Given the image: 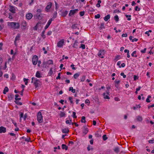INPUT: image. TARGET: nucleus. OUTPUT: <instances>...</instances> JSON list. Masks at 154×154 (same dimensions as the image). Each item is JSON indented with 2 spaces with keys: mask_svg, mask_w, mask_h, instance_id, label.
<instances>
[{
  "mask_svg": "<svg viewBox=\"0 0 154 154\" xmlns=\"http://www.w3.org/2000/svg\"><path fill=\"white\" fill-rule=\"evenodd\" d=\"M78 43V41H75V42L74 43L72 47L75 48H77V43Z\"/></svg>",
  "mask_w": 154,
  "mask_h": 154,
  "instance_id": "23",
  "label": "nucleus"
},
{
  "mask_svg": "<svg viewBox=\"0 0 154 154\" xmlns=\"http://www.w3.org/2000/svg\"><path fill=\"white\" fill-rule=\"evenodd\" d=\"M69 130L68 128H65L62 130V132L63 133H67L69 132Z\"/></svg>",
  "mask_w": 154,
  "mask_h": 154,
  "instance_id": "18",
  "label": "nucleus"
},
{
  "mask_svg": "<svg viewBox=\"0 0 154 154\" xmlns=\"http://www.w3.org/2000/svg\"><path fill=\"white\" fill-rule=\"evenodd\" d=\"M15 8L12 6H11L9 7V11L12 13H15Z\"/></svg>",
  "mask_w": 154,
  "mask_h": 154,
  "instance_id": "14",
  "label": "nucleus"
},
{
  "mask_svg": "<svg viewBox=\"0 0 154 154\" xmlns=\"http://www.w3.org/2000/svg\"><path fill=\"white\" fill-rule=\"evenodd\" d=\"M138 40V39L136 38H134L132 40V42H137Z\"/></svg>",
  "mask_w": 154,
  "mask_h": 154,
  "instance_id": "62",
  "label": "nucleus"
},
{
  "mask_svg": "<svg viewBox=\"0 0 154 154\" xmlns=\"http://www.w3.org/2000/svg\"><path fill=\"white\" fill-rule=\"evenodd\" d=\"M127 36V34L126 33H124L122 34V37H126Z\"/></svg>",
  "mask_w": 154,
  "mask_h": 154,
  "instance_id": "61",
  "label": "nucleus"
},
{
  "mask_svg": "<svg viewBox=\"0 0 154 154\" xmlns=\"http://www.w3.org/2000/svg\"><path fill=\"white\" fill-rule=\"evenodd\" d=\"M21 24V26L23 27V28L24 29H25L26 28V27L27 25V23L25 20L23 21Z\"/></svg>",
  "mask_w": 154,
  "mask_h": 154,
  "instance_id": "11",
  "label": "nucleus"
},
{
  "mask_svg": "<svg viewBox=\"0 0 154 154\" xmlns=\"http://www.w3.org/2000/svg\"><path fill=\"white\" fill-rule=\"evenodd\" d=\"M65 113L63 112H61L60 114V117H64L65 116Z\"/></svg>",
  "mask_w": 154,
  "mask_h": 154,
  "instance_id": "31",
  "label": "nucleus"
},
{
  "mask_svg": "<svg viewBox=\"0 0 154 154\" xmlns=\"http://www.w3.org/2000/svg\"><path fill=\"white\" fill-rule=\"evenodd\" d=\"M95 18L96 19L97 18H99L100 17V14H97V15H95Z\"/></svg>",
  "mask_w": 154,
  "mask_h": 154,
  "instance_id": "47",
  "label": "nucleus"
},
{
  "mask_svg": "<svg viewBox=\"0 0 154 154\" xmlns=\"http://www.w3.org/2000/svg\"><path fill=\"white\" fill-rule=\"evenodd\" d=\"M72 98L71 97H69V100L70 101V102L71 103H73V102L72 101Z\"/></svg>",
  "mask_w": 154,
  "mask_h": 154,
  "instance_id": "53",
  "label": "nucleus"
},
{
  "mask_svg": "<svg viewBox=\"0 0 154 154\" xmlns=\"http://www.w3.org/2000/svg\"><path fill=\"white\" fill-rule=\"evenodd\" d=\"M41 24V22H38V23H37V24H36V25L35 26H37V27L38 28V26H40Z\"/></svg>",
  "mask_w": 154,
  "mask_h": 154,
  "instance_id": "56",
  "label": "nucleus"
},
{
  "mask_svg": "<svg viewBox=\"0 0 154 154\" xmlns=\"http://www.w3.org/2000/svg\"><path fill=\"white\" fill-rule=\"evenodd\" d=\"M19 97V95L18 94H16L15 95V100H20L21 99V98H17V97Z\"/></svg>",
  "mask_w": 154,
  "mask_h": 154,
  "instance_id": "38",
  "label": "nucleus"
},
{
  "mask_svg": "<svg viewBox=\"0 0 154 154\" xmlns=\"http://www.w3.org/2000/svg\"><path fill=\"white\" fill-rule=\"evenodd\" d=\"M73 115V118L75 119H76L77 117V116H76V113L75 112H72Z\"/></svg>",
  "mask_w": 154,
  "mask_h": 154,
  "instance_id": "43",
  "label": "nucleus"
},
{
  "mask_svg": "<svg viewBox=\"0 0 154 154\" xmlns=\"http://www.w3.org/2000/svg\"><path fill=\"white\" fill-rule=\"evenodd\" d=\"M114 151L118 153L119 151V149L118 147H116L114 149Z\"/></svg>",
  "mask_w": 154,
  "mask_h": 154,
  "instance_id": "30",
  "label": "nucleus"
},
{
  "mask_svg": "<svg viewBox=\"0 0 154 154\" xmlns=\"http://www.w3.org/2000/svg\"><path fill=\"white\" fill-rule=\"evenodd\" d=\"M105 28L104 26V23H101L100 26V29H102L103 28Z\"/></svg>",
  "mask_w": 154,
  "mask_h": 154,
  "instance_id": "36",
  "label": "nucleus"
},
{
  "mask_svg": "<svg viewBox=\"0 0 154 154\" xmlns=\"http://www.w3.org/2000/svg\"><path fill=\"white\" fill-rule=\"evenodd\" d=\"M78 11L79 10L78 9H75L74 10H71L69 11V16H71L72 15L75 14V13L78 12Z\"/></svg>",
  "mask_w": 154,
  "mask_h": 154,
  "instance_id": "7",
  "label": "nucleus"
},
{
  "mask_svg": "<svg viewBox=\"0 0 154 154\" xmlns=\"http://www.w3.org/2000/svg\"><path fill=\"white\" fill-rule=\"evenodd\" d=\"M26 18L28 20L31 19L33 17V15L31 13H28L27 14L26 16Z\"/></svg>",
  "mask_w": 154,
  "mask_h": 154,
  "instance_id": "9",
  "label": "nucleus"
},
{
  "mask_svg": "<svg viewBox=\"0 0 154 154\" xmlns=\"http://www.w3.org/2000/svg\"><path fill=\"white\" fill-rule=\"evenodd\" d=\"M103 95L104 99H110V97L108 95H106V93H103Z\"/></svg>",
  "mask_w": 154,
  "mask_h": 154,
  "instance_id": "22",
  "label": "nucleus"
},
{
  "mask_svg": "<svg viewBox=\"0 0 154 154\" xmlns=\"http://www.w3.org/2000/svg\"><path fill=\"white\" fill-rule=\"evenodd\" d=\"M30 137H27V138H26L25 140L26 141H27V142H29L30 141Z\"/></svg>",
  "mask_w": 154,
  "mask_h": 154,
  "instance_id": "54",
  "label": "nucleus"
},
{
  "mask_svg": "<svg viewBox=\"0 0 154 154\" xmlns=\"http://www.w3.org/2000/svg\"><path fill=\"white\" fill-rule=\"evenodd\" d=\"M120 82V81H117L116 80L115 81V84L116 85H119Z\"/></svg>",
  "mask_w": 154,
  "mask_h": 154,
  "instance_id": "48",
  "label": "nucleus"
},
{
  "mask_svg": "<svg viewBox=\"0 0 154 154\" xmlns=\"http://www.w3.org/2000/svg\"><path fill=\"white\" fill-rule=\"evenodd\" d=\"M38 60V57L36 55H34L32 58V63L34 65L37 64Z\"/></svg>",
  "mask_w": 154,
  "mask_h": 154,
  "instance_id": "4",
  "label": "nucleus"
},
{
  "mask_svg": "<svg viewBox=\"0 0 154 154\" xmlns=\"http://www.w3.org/2000/svg\"><path fill=\"white\" fill-rule=\"evenodd\" d=\"M9 89L8 87H5L3 90V93L4 94H5L6 93L8 92V91Z\"/></svg>",
  "mask_w": 154,
  "mask_h": 154,
  "instance_id": "20",
  "label": "nucleus"
},
{
  "mask_svg": "<svg viewBox=\"0 0 154 154\" xmlns=\"http://www.w3.org/2000/svg\"><path fill=\"white\" fill-rule=\"evenodd\" d=\"M80 48H81L83 49H85V45L82 44L81 45Z\"/></svg>",
  "mask_w": 154,
  "mask_h": 154,
  "instance_id": "50",
  "label": "nucleus"
},
{
  "mask_svg": "<svg viewBox=\"0 0 154 154\" xmlns=\"http://www.w3.org/2000/svg\"><path fill=\"white\" fill-rule=\"evenodd\" d=\"M64 42L63 39L61 40L57 43V46L59 47H62L63 45Z\"/></svg>",
  "mask_w": 154,
  "mask_h": 154,
  "instance_id": "8",
  "label": "nucleus"
},
{
  "mask_svg": "<svg viewBox=\"0 0 154 154\" xmlns=\"http://www.w3.org/2000/svg\"><path fill=\"white\" fill-rule=\"evenodd\" d=\"M136 51H134L131 54V55L132 57H137V55H136Z\"/></svg>",
  "mask_w": 154,
  "mask_h": 154,
  "instance_id": "24",
  "label": "nucleus"
},
{
  "mask_svg": "<svg viewBox=\"0 0 154 154\" xmlns=\"http://www.w3.org/2000/svg\"><path fill=\"white\" fill-rule=\"evenodd\" d=\"M42 50L43 51H44V54H46L47 53V51L45 50V47H43L42 48Z\"/></svg>",
  "mask_w": 154,
  "mask_h": 154,
  "instance_id": "57",
  "label": "nucleus"
},
{
  "mask_svg": "<svg viewBox=\"0 0 154 154\" xmlns=\"http://www.w3.org/2000/svg\"><path fill=\"white\" fill-rule=\"evenodd\" d=\"M8 25L11 28L18 29L20 27V24L19 23L16 22H8Z\"/></svg>",
  "mask_w": 154,
  "mask_h": 154,
  "instance_id": "1",
  "label": "nucleus"
},
{
  "mask_svg": "<svg viewBox=\"0 0 154 154\" xmlns=\"http://www.w3.org/2000/svg\"><path fill=\"white\" fill-rule=\"evenodd\" d=\"M68 11H65L61 13V15L62 16L65 17L67 14Z\"/></svg>",
  "mask_w": 154,
  "mask_h": 154,
  "instance_id": "21",
  "label": "nucleus"
},
{
  "mask_svg": "<svg viewBox=\"0 0 154 154\" xmlns=\"http://www.w3.org/2000/svg\"><path fill=\"white\" fill-rule=\"evenodd\" d=\"M53 18H50L49 20L48 21L47 23V24H48V25H49L50 26V24H51L52 21L53 20Z\"/></svg>",
  "mask_w": 154,
  "mask_h": 154,
  "instance_id": "28",
  "label": "nucleus"
},
{
  "mask_svg": "<svg viewBox=\"0 0 154 154\" xmlns=\"http://www.w3.org/2000/svg\"><path fill=\"white\" fill-rule=\"evenodd\" d=\"M125 15L126 17L128 18L127 20H131V15H128L127 14H125Z\"/></svg>",
  "mask_w": 154,
  "mask_h": 154,
  "instance_id": "35",
  "label": "nucleus"
},
{
  "mask_svg": "<svg viewBox=\"0 0 154 154\" xmlns=\"http://www.w3.org/2000/svg\"><path fill=\"white\" fill-rule=\"evenodd\" d=\"M105 54V51L104 50H100L98 54V55L99 57L103 58L104 57V55Z\"/></svg>",
  "mask_w": 154,
  "mask_h": 154,
  "instance_id": "5",
  "label": "nucleus"
},
{
  "mask_svg": "<svg viewBox=\"0 0 154 154\" xmlns=\"http://www.w3.org/2000/svg\"><path fill=\"white\" fill-rule=\"evenodd\" d=\"M72 125L74 124L76 127H78L79 126V125L75 122H72Z\"/></svg>",
  "mask_w": 154,
  "mask_h": 154,
  "instance_id": "59",
  "label": "nucleus"
},
{
  "mask_svg": "<svg viewBox=\"0 0 154 154\" xmlns=\"http://www.w3.org/2000/svg\"><path fill=\"white\" fill-rule=\"evenodd\" d=\"M114 19L116 22H118L119 21V17L117 15L115 16L114 17Z\"/></svg>",
  "mask_w": 154,
  "mask_h": 154,
  "instance_id": "29",
  "label": "nucleus"
},
{
  "mask_svg": "<svg viewBox=\"0 0 154 154\" xmlns=\"http://www.w3.org/2000/svg\"><path fill=\"white\" fill-rule=\"evenodd\" d=\"M141 107V106H140V105H137L136 106H134L133 107V109L134 110H136L137 108H140Z\"/></svg>",
  "mask_w": 154,
  "mask_h": 154,
  "instance_id": "40",
  "label": "nucleus"
},
{
  "mask_svg": "<svg viewBox=\"0 0 154 154\" xmlns=\"http://www.w3.org/2000/svg\"><path fill=\"white\" fill-rule=\"evenodd\" d=\"M135 10L136 11H140V8H138V6H136L135 7Z\"/></svg>",
  "mask_w": 154,
  "mask_h": 154,
  "instance_id": "46",
  "label": "nucleus"
},
{
  "mask_svg": "<svg viewBox=\"0 0 154 154\" xmlns=\"http://www.w3.org/2000/svg\"><path fill=\"white\" fill-rule=\"evenodd\" d=\"M154 107V104H153L151 106H148V108L149 109L150 107Z\"/></svg>",
  "mask_w": 154,
  "mask_h": 154,
  "instance_id": "64",
  "label": "nucleus"
},
{
  "mask_svg": "<svg viewBox=\"0 0 154 154\" xmlns=\"http://www.w3.org/2000/svg\"><path fill=\"white\" fill-rule=\"evenodd\" d=\"M14 96L13 94H10L8 95V97L10 100H11L14 98Z\"/></svg>",
  "mask_w": 154,
  "mask_h": 154,
  "instance_id": "16",
  "label": "nucleus"
},
{
  "mask_svg": "<svg viewBox=\"0 0 154 154\" xmlns=\"http://www.w3.org/2000/svg\"><path fill=\"white\" fill-rule=\"evenodd\" d=\"M62 147L63 149H65L66 150H67L68 149V147L65 144H62Z\"/></svg>",
  "mask_w": 154,
  "mask_h": 154,
  "instance_id": "25",
  "label": "nucleus"
},
{
  "mask_svg": "<svg viewBox=\"0 0 154 154\" xmlns=\"http://www.w3.org/2000/svg\"><path fill=\"white\" fill-rule=\"evenodd\" d=\"M137 121L141 122L143 120V118L141 116H139L137 117Z\"/></svg>",
  "mask_w": 154,
  "mask_h": 154,
  "instance_id": "19",
  "label": "nucleus"
},
{
  "mask_svg": "<svg viewBox=\"0 0 154 154\" xmlns=\"http://www.w3.org/2000/svg\"><path fill=\"white\" fill-rule=\"evenodd\" d=\"M28 79H26L25 78L23 79V81L25 82V85H27L28 83Z\"/></svg>",
  "mask_w": 154,
  "mask_h": 154,
  "instance_id": "39",
  "label": "nucleus"
},
{
  "mask_svg": "<svg viewBox=\"0 0 154 154\" xmlns=\"http://www.w3.org/2000/svg\"><path fill=\"white\" fill-rule=\"evenodd\" d=\"M20 35L19 34H18L17 35L15 38V40L14 41V44L16 46H17V43L18 42V41L20 39Z\"/></svg>",
  "mask_w": 154,
  "mask_h": 154,
  "instance_id": "6",
  "label": "nucleus"
},
{
  "mask_svg": "<svg viewBox=\"0 0 154 154\" xmlns=\"http://www.w3.org/2000/svg\"><path fill=\"white\" fill-rule=\"evenodd\" d=\"M37 119L38 122L39 123H42L43 121V117L42 113L41 112H39L37 115Z\"/></svg>",
  "mask_w": 154,
  "mask_h": 154,
  "instance_id": "3",
  "label": "nucleus"
},
{
  "mask_svg": "<svg viewBox=\"0 0 154 154\" xmlns=\"http://www.w3.org/2000/svg\"><path fill=\"white\" fill-rule=\"evenodd\" d=\"M35 76L38 78H40L42 77L40 72L39 71H37L36 72L35 74Z\"/></svg>",
  "mask_w": 154,
  "mask_h": 154,
  "instance_id": "15",
  "label": "nucleus"
},
{
  "mask_svg": "<svg viewBox=\"0 0 154 154\" xmlns=\"http://www.w3.org/2000/svg\"><path fill=\"white\" fill-rule=\"evenodd\" d=\"M86 76L85 75H83L82 76L81 79V82H84L85 80Z\"/></svg>",
  "mask_w": 154,
  "mask_h": 154,
  "instance_id": "33",
  "label": "nucleus"
},
{
  "mask_svg": "<svg viewBox=\"0 0 154 154\" xmlns=\"http://www.w3.org/2000/svg\"><path fill=\"white\" fill-rule=\"evenodd\" d=\"M149 143H153L154 142V140H149Z\"/></svg>",
  "mask_w": 154,
  "mask_h": 154,
  "instance_id": "58",
  "label": "nucleus"
},
{
  "mask_svg": "<svg viewBox=\"0 0 154 154\" xmlns=\"http://www.w3.org/2000/svg\"><path fill=\"white\" fill-rule=\"evenodd\" d=\"M81 121L82 123H85V117L84 116H82V119L81 120Z\"/></svg>",
  "mask_w": 154,
  "mask_h": 154,
  "instance_id": "26",
  "label": "nucleus"
},
{
  "mask_svg": "<svg viewBox=\"0 0 154 154\" xmlns=\"http://www.w3.org/2000/svg\"><path fill=\"white\" fill-rule=\"evenodd\" d=\"M79 73H76L74 75L73 77L75 79H76L79 76Z\"/></svg>",
  "mask_w": 154,
  "mask_h": 154,
  "instance_id": "32",
  "label": "nucleus"
},
{
  "mask_svg": "<svg viewBox=\"0 0 154 154\" xmlns=\"http://www.w3.org/2000/svg\"><path fill=\"white\" fill-rule=\"evenodd\" d=\"M31 82L33 84L35 88H37L42 84V82L40 80L34 77L32 78Z\"/></svg>",
  "mask_w": 154,
  "mask_h": 154,
  "instance_id": "2",
  "label": "nucleus"
},
{
  "mask_svg": "<svg viewBox=\"0 0 154 154\" xmlns=\"http://www.w3.org/2000/svg\"><path fill=\"white\" fill-rule=\"evenodd\" d=\"M120 75L121 76H123V78H125L126 77V75H125L124 73L123 72H121L120 74Z\"/></svg>",
  "mask_w": 154,
  "mask_h": 154,
  "instance_id": "45",
  "label": "nucleus"
},
{
  "mask_svg": "<svg viewBox=\"0 0 154 154\" xmlns=\"http://www.w3.org/2000/svg\"><path fill=\"white\" fill-rule=\"evenodd\" d=\"M6 131V128L3 127L1 126L0 127V133H5Z\"/></svg>",
  "mask_w": 154,
  "mask_h": 154,
  "instance_id": "12",
  "label": "nucleus"
},
{
  "mask_svg": "<svg viewBox=\"0 0 154 154\" xmlns=\"http://www.w3.org/2000/svg\"><path fill=\"white\" fill-rule=\"evenodd\" d=\"M77 25L76 24H74L72 26V28L73 29H76L77 28Z\"/></svg>",
  "mask_w": 154,
  "mask_h": 154,
  "instance_id": "42",
  "label": "nucleus"
},
{
  "mask_svg": "<svg viewBox=\"0 0 154 154\" xmlns=\"http://www.w3.org/2000/svg\"><path fill=\"white\" fill-rule=\"evenodd\" d=\"M85 14V11H82L80 12V15L81 16H83Z\"/></svg>",
  "mask_w": 154,
  "mask_h": 154,
  "instance_id": "44",
  "label": "nucleus"
},
{
  "mask_svg": "<svg viewBox=\"0 0 154 154\" xmlns=\"http://www.w3.org/2000/svg\"><path fill=\"white\" fill-rule=\"evenodd\" d=\"M47 63L49 65L52 64L53 63V61L52 60H49L47 61Z\"/></svg>",
  "mask_w": 154,
  "mask_h": 154,
  "instance_id": "41",
  "label": "nucleus"
},
{
  "mask_svg": "<svg viewBox=\"0 0 154 154\" xmlns=\"http://www.w3.org/2000/svg\"><path fill=\"white\" fill-rule=\"evenodd\" d=\"M48 4L45 8V11H48L51 7L52 4L51 2H49Z\"/></svg>",
  "mask_w": 154,
  "mask_h": 154,
  "instance_id": "10",
  "label": "nucleus"
},
{
  "mask_svg": "<svg viewBox=\"0 0 154 154\" xmlns=\"http://www.w3.org/2000/svg\"><path fill=\"white\" fill-rule=\"evenodd\" d=\"M103 138L104 140H106L107 139L108 137H107L106 135L104 134L103 136Z\"/></svg>",
  "mask_w": 154,
  "mask_h": 154,
  "instance_id": "37",
  "label": "nucleus"
},
{
  "mask_svg": "<svg viewBox=\"0 0 154 154\" xmlns=\"http://www.w3.org/2000/svg\"><path fill=\"white\" fill-rule=\"evenodd\" d=\"M146 50V48H145L143 50H142L141 51V52L143 53H145Z\"/></svg>",
  "mask_w": 154,
  "mask_h": 154,
  "instance_id": "51",
  "label": "nucleus"
},
{
  "mask_svg": "<svg viewBox=\"0 0 154 154\" xmlns=\"http://www.w3.org/2000/svg\"><path fill=\"white\" fill-rule=\"evenodd\" d=\"M110 18V16L109 14H108L104 18V20L105 21H107Z\"/></svg>",
  "mask_w": 154,
  "mask_h": 154,
  "instance_id": "17",
  "label": "nucleus"
},
{
  "mask_svg": "<svg viewBox=\"0 0 154 154\" xmlns=\"http://www.w3.org/2000/svg\"><path fill=\"white\" fill-rule=\"evenodd\" d=\"M42 15L41 14H36V17L37 18L39 19H42Z\"/></svg>",
  "mask_w": 154,
  "mask_h": 154,
  "instance_id": "27",
  "label": "nucleus"
},
{
  "mask_svg": "<svg viewBox=\"0 0 154 154\" xmlns=\"http://www.w3.org/2000/svg\"><path fill=\"white\" fill-rule=\"evenodd\" d=\"M90 145H88L87 148V149L89 151H90V150H92L93 149L92 148H91V149L90 148Z\"/></svg>",
  "mask_w": 154,
  "mask_h": 154,
  "instance_id": "52",
  "label": "nucleus"
},
{
  "mask_svg": "<svg viewBox=\"0 0 154 154\" xmlns=\"http://www.w3.org/2000/svg\"><path fill=\"white\" fill-rule=\"evenodd\" d=\"M60 75H61V73H58V76L56 78V79H60Z\"/></svg>",
  "mask_w": 154,
  "mask_h": 154,
  "instance_id": "49",
  "label": "nucleus"
},
{
  "mask_svg": "<svg viewBox=\"0 0 154 154\" xmlns=\"http://www.w3.org/2000/svg\"><path fill=\"white\" fill-rule=\"evenodd\" d=\"M52 32V31H49L48 32L47 35H50L51 34Z\"/></svg>",
  "mask_w": 154,
  "mask_h": 154,
  "instance_id": "60",
  "label": "nucleus"
},
{
  "mask_svg": "<svg viewBox=\"0 0 154 154\" xmlns=\"http://www.w3.org/2000/svg\"><path fill=\"white\" fill-rule=\"evenodd\" d=\"M70 66L72 67V69L73 70H75V68L74 67V64H72Z\"/></svg>",
  "mask_w": 154,
  "mask_h": 154,
  "instance_id": "55",
  "label": "nucleus"
},
{
  "mask_svg": "<svg viewBox=\"0 0 154 154\" xmlns=\"http://www.w3.org/2000/svg\"><path fill=\"white\" fill-rule=\"evenodd\" d=\"M134 80H135L138 79V77L136 75H134Z\"/></svg>",
  "mask_w": 154,
  "mask_h": 154,
  "instance_id": "63",
  "label": "nucleus"
},
{
  "mask_svg": "<svg viewBox=\"0 0 154 154\" xmlns=\"http://www.w3.org/2000/svg\"><path fill=\"white\" fill-rule=\"evenodd\" d=\"M57 12H54L53 15V17L52 18H53V19L54 20V18H56L57 17Z\"/></svg>",
  "mask_w": 154,
  "mask_h": 154,
  "instance_id": "34",
  "label": "nucleus"
},
{
  "mask_svg": "<svg viewBox=\"0 0 154 154\" xmlns=\"http://www.w3.org/2000/svg\"><path fill=\"white\" fill-rule=\"evenodd\" d=\"M88 131V128L86 127H84V129L83 131V133L85 135L86 134Z\"/></svg>",
  "mask_w": 154,
  "mask_h": 154,
  "instance_id": "13",
  "label": "nucleus"
}]
</instances>
